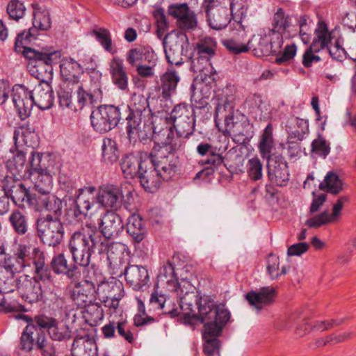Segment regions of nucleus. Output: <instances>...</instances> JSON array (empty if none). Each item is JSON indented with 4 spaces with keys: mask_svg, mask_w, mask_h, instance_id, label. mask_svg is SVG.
Wrapping results in <instances>:
<instances>
[{
    "mask_svg": "<svg viewBox=\"0 0 356 356\" xmlns=\"http://www.w3.org/2000/svg\"><path fill=\"white\" fill-rule=\"evenodd\" d=\"M50 27L51 20L48 13H35L33 19V26L17 34L15 43V51L21 52L30 60L40 62L46 65L51 66L58 64L61 57L60 51H50L47 48L38 51L24 46L36 39L38 30L46 31Z\"/></svg>",
    "mask_w": 356,
    "mask_h": 356,
    "instance_id": "obj_1",
    "label": "nucleus"
},
{
    "mask_svg": "<svg viewBox=\"0 0 356 356\" xmlns=\"http://www.w3.org/2000/svg\"><path fill=\"white\" fill-rule=\"evenodd\" d=\"M204 324L202 337L205 341L204 351L207 356H213L218 352L220 341L216 339L229 319V313L224 305H216L212 302L202 300L197 316Z\"/></svg>",
    "mask_w": 356,
    "mask_h": 356,
    "instance_id": "obj_2",
    "label": "nucleus"
},
{
    "mask_svg": "<svg viewBox=\"0 0 356 356\" xmlns=\"http://www.w3.org/2000/svg\"><path fill=\"white\" fill-rule=\"evenodd\" d=\"M173 132L162 129L153 134L155 145L147 155L148 159L163 179H169L175 172L176 165L171 155L176 149L173 144Z\"/></svg>",
    "mask_w": 356,
    "mask_h": 356,
    "instance_id": "obj_3",
    "label": "nucleus"
},
{
    "mask_svg": "<svg viewBox=\"0 0 356 356\" xmlns=\"http://www.w3.org/2000/svg\"><path fill=\"white\" fill-rule=\"evenodd\" d=\"M96 234V227L90 224L72 235L70 246L74 260L79 266H88L91 254L99 255L109 250Z\"/></svg>",
    "mask_w": 356,
    "mask_h": 356,
    "instance_id": "obj_4",
    "label": "nucleus"
},
{
    "mask_svg": "<svg viewBox=\"0 0 356 356\" xmlns=\"http://www.w3.org/2000/svg\"><path fill=\"white\" fill-rule=\"evenodd\" d=\"M42 202L47 211L53 212L54 216L49 213L39 220L37 225L38 232L43 243L49 246H56L61 242L64 234L63 225L58 218L61 209L55 201L44 200Z\"/></svg>",
    "mask_w": 356,
    "mask_h": 356,
    "instance_id": "obj_5",
    "label": "nucleus"
},
{
    "mask_svg": "<svg viewBox=\"0 0 356 356\" xmlns=\"http://www.w3.org/2000/svg\"><path fill=\"white\" fill-rule=\"evenodd\" d=\"M97 289L94 283L88 280H83L75 284L71 292V298L74 304L83 312L91 317H99L100 309L96 302Z\"/></svg>",
    "mask_w": 356,
    "mask_h": 356,
    "instance_id": "obj_6",
    "label": "nucleus"
},
{
    "mask_svg": "<svg viewBox=\"0 0 356 356\" xmlns=\"http://www.w3.org/2000/svg\"><path fill=\"white\" fill-rule=\"evenodd\" d=\"M18 289L23 298L30 303L41 300L43 294H55V285L53 280H40L29 276H23L19 280Z\"/></svg>",
    "mask_w": 356,
    "mask_h": 356,
    "instance_id": "obj_7",
    "label": "nucleus"
},
{
    "mask_svg": "<svg viewBox=\"0 0 356 356\" xmlns=\"http://www.w3.org/2000/svg\"><path fill=\"white\" fill-rule=\"evenodd\" d=\"M229 0H204L202 8L206 13L209 26L215 30L225 29L231 22Z\"/></svg>",
    "mask_w": 356,
    "mask_h": 356,
    "instance_id": "obj_8",
    "label": "nucleus"
},
{
    "mask_svg": "<svg viewBox=\"0 0 356 356\" xmlns=\"http://www.w3.org/2000/svg\"><path fill=\"white\" fill-rule=\"evenodd\" d=\"M97 296L106 307L116 310L120 300L124 296L122 283L116 278L111 277L107 281L102 282L97 288Z\"/></svg>",
    "mask_w": 356,
    "mask_h": 356,
    "instance_id": "obj_9",
    "label": "nucleus"
},
{
    "mask_svg": "<svg viewBox=\"0 0 356 356\" xmlns=\"http://www.w3.org/2000/svg\"><path fill=\"white\" fill-rule=\"evenodd\" d=\"M188 37L184 32L177 31L165 35L163 44L168 63L178 65L181 63L180 54L188 44Z\"/></svg>",
    "mask_w": 356,
    "mask_h": 356,
    "instance_id": "obj_10",
    "label": "nucleus"
},
{
    "mask_svg": "<svg viewBox=\"0 0 356 356\" xmlns=\"http://www.w3.org/2000/svg\"><path fill=\"white\" fill-rule=\"evenodd\" d=\"M315 32L316 36L307 49L318 54L321 50L328 48L330 56L334 59L340 60L345 50L339 45L338 42H336V45L333 48L328 47L331 37L327 24L323 22H319Z\"/></svg>",
    "mask_w": 356,
    "mask_h": 356,
    "instance_id": "obj_11",
    "label": "nucleus"
},
{
    "mask_svg": "<svg viewBox=\"0 0 356 356\" xmlns=\"http://www.w3.org/2000/svg\"><path fill=\"white\" fill-rule=\"evenodd\" d=\"M168 13L176 19V24L181 30V32L193 31L197 26V19L195 12L191 10L186 3L170 5Z\"/></svg>",
    "mask_w": 356,
    "mask_h": 356,
    "instance_id": "obj_12",
    "label": "nucleus"
},
{
    "mask_svg": "<svg viewBox=\"0 0 356 356\" xmlns=\"http://www.w3.org/2000/svg\"><path fill=\"white\" fill-rule=\"evenodd\" d=\"M176 291L179 296V306L183 311V314L186 316L200 321L197 316L199 314V312L197 314H195L193 311V307L195 306L198 299L197 296L194 291V287L189 282L182 281L181 283L178 284ZM204 300H207V298H200L198 308L200 307L201 302ZM208 300L211 302L209 299H208ZM212 302L215 305L213 301Z\"/></svg>",
    "mask_w": 356,
    "mask_h": 356,
    "instance_id": "obj_13",
    "label": "nucleus"
},
{
    "mask_svg": "<svg viewBox=\"0 0 356 356\" xmlns=\"http://www.w3.org/2000/svg\"><path fill=\"white\" fill-rule=\"evenodd\" d=\"M348 200L346 196L340 197L333 204L332 211L325 210L318 214L309 218L305 224L310 228H318L322 226L337 223L341 216V211L344 203Z\"/></svg>",
    "mask_w": 356,
    "mask_h": 356,
    "instance_id": "obj_14",
    "label": "nucleus"
},
{
    "mask_svg": "<svg viewBox=\"0 0 356 356\" xmlns=\"http://www.w3.org/2000/svg\"><path fill=\"white\" fill-rule=\"evenodd\" d=\"M138 175L145 190L153 193L159 188L162 178L148 159L147 153L141 156Z\"/></svg>",
    "mask_w": 356,
    "mask_h": 356,
    "instance_id": "obj_15",
    "label": "nucleus"
},
{
    "mask_svg": "<svg viewBox=\"0 0 356 356\" xmlns=\"http://www.w3.org/2000/svg\"><path fill=\"white\" fill-rule=\"evenodd\" d=\"M92 192L93 189L91 188L81 191L77 196L74 210L76 217L95 218L101 216L102 212L95 204V195Z\"/></svg>",
    "mask_w": 356,
    "mask_h": 356,
    "instance_id": "obj_16",
    "label": "nucleus"
},
{
    "mask_svg": "<svg viewBox=\"0 0 356 356\" xmlns=\"http://www.w3.org/2000/svg\"><path fill=\"white\" fill-rule=\"evenodd\" d=\"M3 264L0 266V293H9L14 290V271L22 268V261L16 256L6 255Z\"/></svg>",
    "mask_w": 356,
    "mask_h": 356,
    "instance_id": "obj_17",
    "label": "nucleus"
},
{
    "mask_svg": "<svg viewBox=\"0 0 356 356\" xmlns=\"http://www.w3.org/2000/svg\"><path fill=\"white\" fill-rule=\"evenodd\" d=\"M127 60L133 67H154L157 56L150 47L138 46L129 50Z\"/></svg>",
    "mask_w": 356,
    "mask_h": 356,
    "instance_id": "obj_18",
    "label": "nucleus"
},
{
    "mask_svg": "<svg viewBox=\"0 0 356 356\" xmlns=\"http://www.w3.org/2000/svg\"><path fill=\"white\" fill-rule=\"evenodd\" d=\"M13 100L18 109L22 120L27 118L31 113L33 106L31 92L22 85H16L13 88Z\"/></svg>",
    "mask_w": 356,
    "mask_h": 356,
    "instance_id": "obj_19",
    "label": "nucleus"
},
{
    "mask_svg": "<svg viewBox=\"0 0 356 356\" xmlns=\"http://www.w3.org/2000/svg\"><path fill=\"white\" fill-rule=\"evenodd\" d=\"M128 133L130 139L138 138L140 140H144L150 136L152 127L145 123L141 114L135 113L129 118Z\"/></svg>",
    "mask_w": 356,
    "mask_h": 356,
    "instance_id": "obj_20",
    "label": "nucleus"
},
{
    "mask_svg": "<svg viewBox=\"0 0 356 356\" xmlns=\"http://www.w3.org/2000/svg\"><path fill=\"white\" fill-rule=\"evenodd\" d=\"M198 49V64L204 67L211 66V58L216 54L217 42L209 36L202 37L197 43Z\"/></svg>",
    "mask_w": 356,
    "mask_h": 356,
    "instance_id": "obj_21",
    "label": "nucleus"
},
{
    "mask_svg": "<svg viewBox=\"0 0 356 356\" xmlns=\"http://www.w3.org/2000/svg\"><path fill=\"white\" fill-rule=\"evenodd\" d=\"M277 295V291L274 287H262L257 293L254 291L248 292L245 295L248 302L257 309H261L263 305H268L273 302Z\"/></svg>",
    "mask_w": 356,
    "mask_h": 356,
    "instance_id": "obj_22",
    "label": "nucleus"
},
{
    "mask_svg": "<svg viewBox=\"0 0 356 356\" xmlns=\"http://www.w3.org/2000/svg\"><path fill=\"white\" fill-rule=\"evenodd\" d=\"M100 225L102 233L108 238H115L123 229L121 218L115 212H107Z\"/></svg>",
    "mask_w": 356,
    "mask_h": 356,
    "instance_id": "obj_23",
    "label": "nucleus"
},
{
    "mask_svg": "<svg viewBox=\"0 0 356 356\" xmlns=\"http://www.w3.org/2000/svg\"><path fill=\"white\" fill-rule=\"evenodd\" d=\"M53 90L49 83H40L31 92L33 104L41 109L49 108L53 105Z\"/></svg>",
    "mask_w": 356,
    "mask_h": 356,
    "instance_id": "obj_24",
    "label": "nucleus"
},
{
    "mask_svg": "<svg viewBox=\"0 0 356 356\" xmlns=\"http://www.w3.org/2000/svg\"><path fill=\"white\" fill-rule=\"evenodd\" d=\"M247 47H248V51L251 50L253 54L257 57L267 56L273 51V44L267 35H254L248 41Z\"/></svg>",
    "mask_w": 356,
    "mask_h": 356,
    "instance_id": "obj_25",
    "label": "nucleus"
},
{
    "mask_svg": "<svg viewBox=\"0 0 356 356\" xmlns=\"http://www.w3.org/2000/svg\"><path fill=\"white\" fill-rule=\"evenodd\" d=\"M126 280L134 289H138L147 284L149 275L143 266H131L125 270Z\"/></svg>",
    "mask_w": 356,
    "mask_h": 356,
    "instance_id": "obj_26",
    "label": "nucleus"
},
{
    "mask_svg": "<svg viewBox=\"0 0 356 356\" xmlns=\"http://www.w3.org/2000/svg\"><path fill=\"white\" fill-rule=\"evenodd\" d=\"M269 178L277 185H282L289 179L286 163L282 161H271L268 164Z\"/></svg>",
    "mask_w": 356,
    "mask_h": 356,
    "instance_id": "obj_27",
    "label": "nucleus"
},
{
    "mask_svg": "<svg viewBox=\"0 0 356 356\" xmlns=\"http://www.w3.org/2000/svg\"><path fill=\"white\" fill-rule=\"evenodd\" d=\"M120 195V190L118 187L106 186L99 189L97 200L105 207L113 208L118 204Z\"/></svg>",
    "mask_w": 356,
    "mask_h": 356,
    "instance_id": "obj_28",
    "label": "nucleus"
},
{
    "mask_svg": "<svg viewBox=\"0 0 356 356\" xmlns=\"http://www.w3.org/2000/svg\"><path fill=\"white\" fill-rule=\"evenodd\" d=\"M76 93L83 111L90 109L95 102V97H101L102 95L100 88H97L93 92H90L82 86L78 88Z\"/></svg>",
    "mask_w": 356,
    "mask_h": 356,
    "instance_id": "obj_29",
    "label": "nucleus"
},
{
    "mask_svg": "<svg viewBox=\"0 0 356 356\" xmlns=\"http://www.w3.org/2000/svg\"><path fill=\"white\" fill-rule=\"evenodd\" d=\"M325 185L321 184L320 188L326 189L328 193L334 195L340 193L343 190V181L334 172H329L324 179Z\"/></svg>",
    "mask_w": 356,
    "mask_h": 356,
    "instance_id": "obj_30",
    "label": "nucleus"
},
{
    "mask_svg": "<svg viewBox=\"0 0 356 356\" xmlns=\"http://www.w3.org/2000/svg\"><path fill=\"white\" fill-rule=\"evenodd\" d=\"M128 233L134 238L136 242L139 243L144 238L145 229L142 218L138 215H132L127 225Z\"/></svg>",
    "mask_w": 356,
    "mask_h": 356,
    "instance_id": "obj_31",
    "label": "nucleus"
},
{
    "mask_svg": "<svg viewBox=\"0 0 356 356\" xmlns=\"http://www.w3.org/2000/svg\"><path fill=\"white\" fill-rule=\"evenodd\" d=\"M33 256L31 258L35 266V273L38 275L40 280H53L51 278L48 268L45 264L44 256L42 252L38 248L33 249Z\"/></svg>",
    "mask_w": 356,
    "mask_h": 356,
    "instance_id": "obj_32",
    "label": "nucleus"
},
{
    "mask_svg": "<svg viewBox=\"0 0 356 356\" xmlns=\"http://www.w3.org/2000/svg\"><path fill=\"white\" fill-rule=\"evenodd\" d=\"M291 18L289 15L284 16V13L282 8H279L274 14L273 18L271 31L273 33H277V38H280V35L282 34L290 26Z\"/></svg>",
    "mask_w": 356,
    "mask_h": 356,
    "instance_id": "obj_33",
    "label": "nucleus"
},
{
    "mask_svg": "<svg viewBox=\"0 0 356 356\" xmlns=\"http://www.w3.org/2000/svg\"><path fill=\"white\" fill-rule=\"evenodd\" d=\"M92 33L106 51L111 54H115L117 52V49L112 42L111 33L108 29L97 28L92 30Z\"/></svg>",
    "mask_w": 356,
    "mask_h": 356,
    "instance_id": "obj_34",
    "label": "nucleus"
},
{
    "mask_svg": "<svg viewBox=\"0 0 356 356\" xmlns=\"http://www.w3.org/2000/svg\"><path fill=\"white\" fill-rule=\"evenodd\" d=\"M267 270L271 279H277L286 274V267L282 264L279 257L270 254L267 261Z\"/></svg>",
    "mask_w": 356,
    "mask_h": 356,
    "instance_id": "obj_35",
    "label": "nucleus"
},
{
    "mask_svg": "<svg viewBox=\"0 0 356 356\" xmlns=\"http://www.w3.org/2000/svg\"><path fill=\"white\" fill-rule=\"evenodd\" d=\"M273 144V126L269 124L266 127L259 145V149L263 157L269 158Z\"/></svg>",
    "mask_w": 356,
    "mask_h": 356,
    "instance_id": "obj_36",
    "label": "nucleus"
},
{
    "mask_svg": "<svg viewBox=\"0 0 356 356\" xmlns=\"http://www.w3.org/2000/svg\"><path fill=\"white\" fill-rule=\"evenodd\" d=\"M73 356H97V348L91 341H76L72 346Z\"/></svg>",
    "mask_w": 356,
    "mask_h": 356,
    "instance_id": "obj_37",
    "label": "nucleus"
},
{
    "mask_svg": "<svg viewBox=\"0 0 356 356\" xmlns=\"http://www.w3.org/2000/svg\"><path fill=\"white\" fill-rule=\"evenodd\" d=\"M7 165L13 174H20L26 168V159L25 154L21 151H17L7 162Z\"/></svg>",
    "mask_w": 356,
    "mask_h": 356,
    "instance_id": "obj_38",
    "label": "nucleus"
},
{
    "mask_svg": "<svg viewBox=\"0 0 356 356\" xmlns=\"http://www.w3.org/2000/svg\"><path fill=\"white\" fill-rule=\"evenodd\" d=\"M179 81V77L175 71H169L162 76V95L165 99L170 97L171 92L173 91Z\"/></svg>",
    "mask_w": 356,
    "mask_h": 356,
    "instance_id": "obj_39",
    "label": "nucleus"
},
{
    "mask_svg": "<svg viewBox=\"0 0 356 356\" xmlns=\"http://www.w3.org/2000/svg\"><path fill=\"white\" fill-rule=\"evenodd\" d=\"M60 106L64 111L69 113L83 112L76 93L73 97L69 94L61 95L60 97Z\"/></svg>",
    "mask_w": 356,
    "mask_h": 356,
    "instance_id": "obj_40",
    "label": "nucleus"
},
{
    "mask_svg": "<svg viewBox=\"0 0 356 356\" xmlns=\"http://www.w3.org/2000/svg\"><path fill=\"white\" fill-rule=\"evenodd\" d=\"M229 8L231 17L236 22H241L246 14L245 0H229Z\"/></svg>",
    "mask_w": 356,
    "mask_h": 356,
    "instance_id": "obj_41",
    "label": "nucleus"
},
{
    "mask_svg": "<svg viewBox=\"0 0 356 356\" xmlns=\"http://www.w3.org/2000/svg\"><path fill=\"white\" fill-rule=\"evenodd\" d=\"M51 267L58 274L68 275L74 268V266L69 264L63 254H60L51 261Z\"/></svg>",
    "mask_w": 356,
    "mask_h": 356,
    "instance_id": "obj_42",
    "label": "nucleus"
},
{
    "mask_svg": "<svg viewBox=\"0 0 356 356\" xmlns=\"http://www.w3.org/2000/svg\"><path fill=\"white\" fill-rule=\"evenodd\" d=\"M14 138L15 143L32 145L36 138V135L29 128L21 127L15 131Z\"/></svg>",
    "mask_w": 356,
    "mask_h": 356,
    "instance_id": "obj_43",
    "label": "nucleus"
},
{
    "mask_svg": "<svg viewBox=\"0 0 356 356\" xmlns=\"http://www.w3.org/2000/svg\"><path fill=\"white\" fill-rule=\"evenodd\" d=\"M38 332V329L34 325H28L22 334L21 342L22 348L26 350L32 349L33 346L35 345V333Z\"/></svg>",
    "mask_w": 356,
    "mask_h": 356,
    "instance_id": "obj_44",
    "label": "nucleus"
},
{
    "mask_svg": "<svg viewBox=\"0 0 356 356\" xmlns=\"http://www.w3.org/2000/svg\"><path fill=\"white\" fill-rule=\"evenodd\" d=\"M99 108L104 118H106L108 122H110L111 129L115 127L120 118L119 109L111 105L100 106Z\"/></svg>",
    "mask_w": 356,
    "mask_h": 356,
    "instance_id": "obj_45",
    "label": "nucleus"
},
{
    "mask_svg": "<svg viewBox=\"0 0 356 356\" xmlns=\"http://www.w3.org/2000/svg\"><path fill=\"white\" fill-rule=\"evenodd\" d=\"M91 123L93 127L100 132H106L111 130L110 122H108L99 108L95 112H92Z\"/></svg>",
    "mask_w": 356,
    "mask_h": 356,
    "instance_id": "obj_46",
    "label": "nucleus"
},
{
    "mask_svg": "<svg viewBox=\"0 0 356 356\" xmlns=\"http://www.w3.org/2000/svg\"><path fill=\"white\" fill-rule=\"evenodd\" d=\"M139 165L138 161L131 156H126L121 163V168L127 177H133L138 173Z\"/></svg>",
    "mask_w": 356,
    "mask_h": 356,
    "instance_id": "obj_47",
    "label": "nucleus"
},
{
    "mask_svg": "<svg viewBox=\"0 0 356 356\" xmlns=\"http://www.w3.org/2000/svg\"><path fill=\"white\" fill-rule=\"evenodd\" d=\"M25 10L23 3L19 0H11L7 6V13L10 17L16 21L23 17Z\"/></svg>",
    "mask_w": 356,
    "mask_h": 356,
    "instance_id": "obj_48",
    "label": "nucleus"
},
{
    "mask_svg": "<svg viewBox=\"0 0 356 356\" xmlns=\"http://www.w3.org/2000/svg\"><path fill=\"white\" fill-rule=\"evenodd\" d=\"M35 335L37 337H35V345L46 355H54L55 350L50 342L45 339L44 333L38 330V332L35 333Z\"/></svg>",
    "mask_w": 356,
    "mask_h": 356,
    "instance_id": "obj_49",
    "label": "nucleus"
},
{
    "mask_svg": "<svg viewBox=\"0 0 356 356\" xmlns=\"http://www.w3.org/2000/svg\"><path fill=\"white\" fill-rule=\"evenodd\" d=\"M289 131L295 138L301 140L303 136L308 131L307 121L304 119L297 118L289 127Z\"/></svg>",
    "mask_w": 356,
    "mask_h": 356,
    "instance_id": "obj_50",
    "label": "nucleus"
},
{
    "mask_svg": "<svg viewBox=\"0 0 356 356\" xmlns=\"http://www.w3.org/2000/svg\"><path fill=\"white\" fill-rule=\"evenodd\" d=\"M330 150V144L321 136H318L312 143V151L317 154L326 156Z\"/></svg>",
    "mask_w": 356,
    "mask_h": 356,
    "instance_id": "obj_51",
    "label": "nucleus"
},
{
    "mask_svg": "<svg viewBox=\"0 0 356 356\" xmlns=\"http://www.w3.org/2000/svg\"><path fill=\"white\" fill-rule=\"evenodd\" d=\"M10 220L15 229L19 234H24L27 230V221L25 216L19 211L14 212Z\"/></svg>",
    "mask_w": 356,
    "mask_h": 356,
    "instance_id": "obj_52",
    "label": "nucleus"
},
{
    "mask_svg": "<svg viewBox=\"0 0 356 356\" xmlns=\"http://www.w3.org/2000/svg\"><path fill=\"white\" fill-rule=\"evenodd\" d=\"M248 174L252 180H258L261 178L262 164L258 159L254 158L249 161Z\"/></svg>",
    "mask_w": 356,
    "mask_h": 356,
    "instance_id": "obj_53",
    "label": "nucleus"
},
{
    "mask_svg": "<svg viewBox=\"0 0 356 356\" xmlns=\"http://www.w3.org/2000/svg\"><path fill=\"white\" fill-rule=\"evenodd\" d=\"M82 72L79 68H60V74L65 81L77 83Z\"/></svg>",
    "mask_w": 356,
    "mask_h": 356,
    "instance_id": "obj_54",
    "label": "nucleus"
},
{
    "mask_svg": "<svg viewBox=\"0 0 356 356\" xmlns=\"http://www.w3.org/2000/svg\"><path fill=\"white\" fill-rule=\"evenodd\" d=\"M33 249L30 246L25 245H19L17 252L15 254L16 257L19 261H22V268L24 267L25 263L29 260H31V258L33 256Z\"/></svg>",
    "mask_w": 356,
    "mask_h": 356,
    "instance_id": "obj_55",
    "label": "nucleus"
},
{
    "mask_svg": "<svg viewBox=\"0 0 356 356\" xmlns=\"http://www.w3.org/2000/svg\"><path fill=\"white\" fill-rule=\"evenodd\" d=\"M102 154L105 159L108 161H115L118 159V149L115 143L111 140L104 143L102 147Z\"/></svg>",
    "mask_w": 356,
    "mask_h": 356,
    "instance_id": "obj_56",
    "label": "nucleus"
},
{
    "mask_svg": "<svg viewBox=\"0 0 356 356\" xmlns=\"http://www.w3.org/2000/svg\"><path fill=\"white\" fill-rule=\"evenodd\" d=\"M31 73L36 79L41 81V83H49L51 79L53 72L51 68H31Z\"/></svg>",
    "mask_w": 356,
    "mask_h": 356,
    "instance_id": "obj_57",
    "label": "nucleus"
},
{
    "mask_svg": "<svg viewBox=\"0 0 356 356\" xmlns=\"http://www.w3.org/2000/svg\"><path fill=\"white\" fill-rule=\"evenodd\" d=\"M29 191L23 184L14 187L11 191V197L15 203H22L28 199Z\"/></svg>",
    "mask_w": 356,
    "mask_h": 356,
    "instance_id": "obj_58",
    "label": "nucleus"
},
{
    "mask_svg": "<svg viewBox=\"0 0 356 356\" xmlns=\"http://www.w3.org/2000/svg\"><path fill=\"white\" fill-rule=\"evenodd\" d=\"M150 302L157 309H165V312L168 313L173 312L170 309V302H166V299L163 295L159 296L157 293H152Z\"/></svg>",
    "mask_w": 356,
    "mask_h": 356,
    "instance_id": "obj_59",
    "label": "nucleus"
},
{
    "mask_svg": "<svg viewBox=\"0 0 356 356\" xmlns=\"http://www.w3.org/2000/svg\"><path fill=\"white\" fill-rule=\"evenodd\" d=\"M296 53V46L293 44L286 45L282 54L276 58V63L278 65L284 64L293 58Z\"/></svg>",
    "mask_w": 356,
    "mask_h": 356,
    "instance_id": "obj_60",
    "label": "nucleus"
},
{
    "mask_svg": "<svg viewBox=\"0 0 356 356\" xmlns=\"http://www.w3.org/2000/svg\"><path fill=\"white\" fill-rule=\"evenodd\" d=\"M114 83L120 88L124 89L127 86V78L122 68H114L113 71Z\"/></svg>",
    "mask_w": 356,
    "mask_h": 356,
    "instance_id": "obj_61",
    "label": "nucleus"
},
{
    "mask_svg": "<svg viewBox=\"0 0 356 356\" xmlns=\"http://www.w3.org/2000/svg\"><path fill=\"white\" fill-rule=\"evenodd\" d=\"M222 43L229 51L234 54H240L248 51L247 45L238 43L233 40H225Z\"/></svg>",
    "mask_w": 356,
    "mask_h": 356,
    "instance_id": "obj_62",
    "label": "nucleus"
},
{
    "mask_svg": "<svg viewBox=\"0 0 356 356\" xmlns=\"http://www.w3.org/2000/svg\"><path fill=\"white\" fill-rule=\"evenodd\" d=\"M321 60V57L316 53L307 48L302 55V64L304 67H310L314 64H317Z\"/></svg>",
    "mask_w": 356,
    "mask_h": 356,
    "instance_id": "obj_63",
    "label": "nucleus"
},
{
    "mask_svg": "<svg viewBox=\"0 0 356 356\" xmlns=\"http://www.w3.org/2000/svg\"><path fill=\"white\" fill-rule=\"evenodd\" d=\"M154 16L157 22L158 32L159 33L161 31H165L168 28V22L163 10L161 8L156 10Z\"/></svg>",
    "mask_w": 356,
    "mask_h": 356,
    "instance_id": "obj_64",
    "label": "nucleus"
}]
</instances>
